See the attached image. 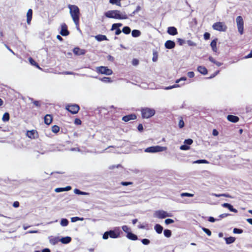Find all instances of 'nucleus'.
<instances>
[{
  "instance_id": "1",
  "label": "nucleus",
  "mask_w": 252,
  "mask_h": 252,
  "mask_svg": "<svg viewBox=\"0 0 252 252\" xmlns=\"http://www.w3.org/2000/svg\"><path fill=\"white\" fill-rule=\"evenodd\" d=\"M105 16L108 18H113L116 19H126L128 18L127 15L125 12H121L118 10H109L104 14Z\"/></svg>"
},
{
  "instance_id": "2",
  "label": "nucleus",
  "mask_w": 252,
  "mask_h": 252,
  "mask_svg": "<svg viewBox=\"0 0 252 252\" xmlns=\"http://www.w3.org/2000/svg\"><path fill=\"white\" fill-rule=\"evenodd\" d=\"M68 7L74 23L77 27L79 26L80 10L78 7L75 5L69 4Z\"/></svg>"
},
{
  "instance_id": "3",
  "label": "nucleus",
  "mask_w": 252,
  "mask_h": 252,
  "mask_svg": "<svg viewBox=\"0 0 252 252\" xmlns=\"http://www.w3.org/2000/svg\"><path fill=\"white\" fill-rule=\"evenodd\" d=\"M141 116L143 119H148L153 116L156 111L154 109L149 107H143L141 108Z\"/></svg>"
},
{
  "instance_id": "4",
  "label": "nucleus",
  "mask_w": 252,
  "mask_h": 252,
  "mask_svg": "<svg viewBox=\"0 0 252 252\" xmlns=\"http://www.w3.org/2000/svg\"><path fill=\"white\" fill-rule=\"evenodd\" d=\"M120 233L119 229H115L114 230H110L105 232L103 235V239L106 240L109 237L111 238H117L120 237Z\"/></svg>"
},
{
  "instance_id": "5",
  "label": "nucleus",
  "mask_w": 252,
  "mask_h": 252,
  "mask_svg": "<svg viewBox=\"0 0 252 252\" xmlns=\"http://www.w3.org/2000/svg\"><path fill=\"white\" fill-rule=\"evenodd\" d=\"M212 27L214 30L220 32H225L227 30V26L224 22H218L215 23Z\"/></svg>"
},
{
  "instance_id": "6",
  "label": "nucleus",
  "mask_w": 252,
  "mask_h": 252,
  "mask_svg": "<svg viewBox=\"0 0 252 252\" xmlns=\"http://www.w3.org/2000/svg\"><path fill=\"white\" fill-rule=\"evenodd\" d=\"M65 109L72 114H77L80 110V107L76 104H67L65 106Z\"/></svg>"
},
{
  "instance_id": "7",
  "label": "nucleus",
  "mask_w": 252,
  "mask_h": 252,
  "mask_svg": "<svg viewBox=\"0 0 252 252\" xmlns=\"http://www.w3.org/2000/svg\"><path fill=\"white\" fill-rule=\"evenodd\" d=\"M96 71L100 74L110 75L113 73V71L111 69L108 68L106 66H101L96 68Z\"/></svg>"
},
{
  "instance_id": "8",
  "label": "nucleus",
  "mask_w": 252,
  "mask_h": 252,
  "mask_svg": "<svg viewBox=\"0 0 252 252\" xmlns=\"http://www.w3.org/2000/svg\"><path fill=\"white\" fill-rule=\"evenodd\" d=\"M236 23L238 28V31L240 34H243L244 31V21L243 18L241 16H239L236 18Z\"/></svg>"
},
{
  "instance_id": "9",
  "label": "nucleus",
  "mask_w": 252,
  "mask_h": 252,
  "mask_svg": "<svg viewBox=\"0 0 252 252\" xmlns=\"http://www.w3.org/2000/svg\"><path fill=\"white\" fill-rule=\"evenodd\" d=\"M165 148L159 146H151L146 148L145 152L147 153H156L161 152L164 150Z\"/></svg>"
},
{
  "instance_id": "10",
  "label": "nucleus",
  "mask_w": 252,
  "mask_h": 252,
  "mask_svg": "<svg viewBox=\"0 0 252 252\" xmlns=\"http://www.w3.org/2000/svg\"><path fill=\"white\" fill-rule=\"evenodd\" d=\"M155 216L158 219H163L168 217H171V214L163 210H158L156 212Z\"/></svg>"
},
{
  "instance_id": "11",
  "label": "nucleus",
  "mask_w": 252,
  "mask_h": 252,
  "mask_svg": "<svg viewBox=\"0 0 252 252\" xmlns=\"http://www.w3.org/2000/svg\"><path fill=\"white\" fill-rule=\"evenodd\" d=\"M26 135L29 138L32 139H35L38 137L37 131L34 129L28 130Z\"/></svg>"
},
{
  "instance_id": "12",
  "label": "nucleus",
  "mask_w": 252,
  "mask_h": 252,
  "mask_svg": "<svg viewBox=\"0 0 252 252\" xmlns=\"http://www.w3.org/2000/svg\"><path fill=\"white\" fill-rule=\"evenodd\" d=\"M60 34L63 36H67L69 34V32L67 30V26L64 23H62L61 25Z\"/></svg>"
},
{
  "instance_id": "13",
  "label": "nucleus",
  "mask_w": 252,
  "mask_h": 252,
  "mask_svg": "<svg viewBox=\"0 0 252 252\" xmlns=\"http://www.w3.org/2000/svg\"><path fill=\"white\" fill-rule=\"evenodd\" d=\"M122 25L123 24L120 23L113 24L112 26L111 30L113 31L114 30H116L115 32V34L119 35L121 33L122 31L119 28L122 27Z\"/></svg>"
},
{
  "instance_id": "14",
  "label": "nucleus",
  "mask_w": 252,
  "mask_h": 252,
  "mask_svg": "<svg viewBox=\"0 0 252 252\" xmlns=\"http://www.w3.org/2000/svg\"><path fill=\"white\" fill-rule=\"evenodd\" d=\"M136 116L134 114H131L128 115L124 116L122 118V120L125 122H128L130 120H133L136 119Z\"/></svg>"
},
{
  "instance_id": "15",
  "label": "nucleus",
  "mask_w": 252,
  "mask_h": 252,
  "mask_svg": "<svg viewBox=\"0 0 252 252\" xmlns=\"http://www.w3.org/2000/svg\"><path fill=\"white\" fill-rule=\"evenodd\" d=\"M73 52L76 55L80 56L84 55L86 53V51L79 47H75L73 50Z\"/></svg>"
},
{
  "instance_id": "16",
  "label": "nucleus",
  "mask_w": 252,
  "mask_h": 252,
  "mask_svg": "<svg viewBox=\"0 0 252 252\" xmlns=\"http://www.w3.org/2000/svg\"><path fill=\"white\" fill-rule=\"evenodd\" d=\"M221 206L227 208L229 209L231 212L237 213L238 212V211L237 209L233 208V206L231 205L230 204H229L228 203H224L221 204Z\"/></svg>"
},
{
  "instance_id": "17",
  "label": "nucleus",
  "mask_w": 252,
  "mask_h": 252,
  "mask_svg": "<svg viewBox=\"0 0 252 252\" xmlns=\"http://www.w3.org/2000/svg\"><path fill=\"white\" fill-rule=\"evenodd\" d=\"M164 45L166 48L171 49L175 47V43L173 41L169 40L165 42Z\"/></svg>"
},
{
  "instance_id": "18",
  "label": "nucleus",
  "mask_w": 252,
  "mask_h": 252,
  "mask_svg": "<svg viewBox=\"0 0 252 252\" xmlns=\"http://www.w3.org/2000/svg\"><path fill=\"white\" fill-rule=\"evenodd\" d=\"M49 239L50 243L53 245H55L60 242V239L59 237L51 236Z\"/></svg>"
},
{
  "instance_id": "19",
  "label": "nucleus",
  "mask_w": 252,
  "mask_h": 252,
  "mask_svg": "<svg viewBox=\"0 0 252 252\" xmlns=\"http://www.w3.org/2000/svg\"><path fill=\"white\" fill-rule=\"evenodd\" d=\"M32 18V10L29 9L27 13V24L30 25Z\"/></svg>"
},
{
  "instance_id": "20",
  "label": "nucleus",
  "mask_w": 252,
  "mask_h": 252,
  "mask_svg": "<svg viewBox=\"0 0 252 252\" xmlns=\"http://www.w3.org/2000/svg\"><path fill=\"white\" fill-rule=\"evenodd\" d=\"M227 119L229 121L232 123H237L239 120V118L238 116L232 115H228L227 117Z\"/></svg>"
},
{
  "instance_id": "21",
  "label": "nucleus",
  "mask_w": 252,
  "mask_h": 252,
  "mask_svg": "<svg viewBox=\"0 0 252 252\" xmlns=\"http://www.w3.org/2000/svg\"><path fill=\"white\" fill-rule=\"evenodd\" d=\"M44 123H45V124L47 125H49L52 122L53 117H52V116L51 115L47 114L44 117Z\"/></svg>"
},
{
  "instance_id": "22",
  "label": "nucleus",
  "mask_w": 252,
  "mask_h": 252,
  "mask_svg": "<svg viewBox=\"0 0 252 252\" xmlns=\"http://www.w3.org/2000/svg\"><path fill=\"white\" fill-rule=\"evenodd\" d=\"M167 32L172 35H175L178 33L177 29L174 27H169L167 30Z\"/></svg>"
},
{
  "instance_id": "23",
  "label": "nucleus",
  "mask_w": 252,
  "mask_h": 252,
  "mask_svg": "<svg viewBox=\"0 0 252 252\" xmlns=\"http://www.w3.org/2000/svg\"><path fill=\"white\" fill-rule=\"evenodd\" d=\"M217 39H215L213 40L210 44V46L212 49V50L214 52H217L218 49L217 48Z\"/></svg>"
},
{
  "instance_id": "24",
  "label": "nucleus",
  "mask_w": 252,
  "mask_h": 252,
  "mask_svg": "<svg viewBox=\"0 0 252 252\" xmlns=\"http://www.w3.org/2000/svg\"><path fill=\"white\" fill-rule=\"evenodd\" d=\"M126 237L128 239L133 240V241H135L138 239L137 236L135 234L132 233L131 232L130 233H128V234H126Z\"/></svg>"
},
{
  "instance_id": "25",
  "label": "nucleus",
  "mask_w": 252,
  "mask_h": 252,
  "mask_svg": "<svg viewBox=\"0 0 252 252\" xmlns=\"http://www.w3.org/2000/svg\"><path fill=\"white\" fill-rule=\"evenodd\" d=\"M95 38L98 41H101L103 40H107L108 39L106 35L102 34H98L95 36Z\"/></svg>"
},
{
  "instance_id": "26",
  "label": "nucleus",
  "mask_w": 252,
  "mask_h": 252,
  "mask_svg": "<svg viewBox=\"0 0 252 252\" xmlns=\"http://www.w3.org/2000/svg\"><path fill=\"white\" fill-rule=\"evenodd\" d=\"M197 70L200 73H201V74H202L203 75L206 74L207 73V72H208L207 68L205 67L202 66H199L197 67Z\"/></svg>"
},
{
  "instance_id": "27",
  "label": "nucleus",
  "mask_w": 252,
  "mask_h": 252,
  "mask_svg": "<svg viewBox=\"0 0 252 252\" xmlns=\"http://www.w3.org/2000/svg\"><path fill=\"white\" fill-rule=\"evenodd\" d=\"M71 241V238L70 237L66 236L60 239V242L63 244H66L70 243Z\"/></svg>"
},
{
  "instance_id": "28",
  "label": "nucleus",
  "mask_w": 252,
  "mask_h": 252,
  "mask_svg": "<svg viewBox=\"0 0 252 252\" xmlns=\"http://www.w3.org/2000/svg\"><path fill=\"white\" fill-rule=\"evenodd\" d=\"M154 228L156 230V231L158 233V234H160L162 233V231L163 230V227L162 226H161L160 224H156L155 225V227H154Z\"/></svg>"
},
{
  "instance_id": "29",
  "label": "nucleus",
  "mask_w": 252,
  "mask_h": 252,
  "mask_svg": "<svg viewBox=\"0 0 252 252\" xmlns=\"http://www.w3.org/2000/svg\"><path fill=\"white\" fill-rule=\"evenodd\" d=\"M236 239L233 237H229L225 238V242L227 244H230L235 242Z\"/></svg>"
},
{
  "instance_id": "30",
  "label": "nucleus",
  "mask_w": 252,
  "mask_h": 252,
  "mask_svg": "<svg viewBox=\"0 0 252 252\" xmlns=\"http://www.w3.org/2000/svg\"><path fill=\"white\" fill-rule=\"evenodd\" d=\"M209 60L212 63L216 64L218 66H220L222 65V63H220V62H217L211 56H210L209 57Z\"/></svg>"
},
{
  "instance_id": "31",
  "label": "nucleus",
  "mask_w": 252,
  "mask_h": 252,
  "mask_svg": "<svg viewBox=\"0 0 252 252\" xmlns=\"http://www.w3.org/2000/svg\"><path fill=\"white\" fill-rule=\"evenodd\" d=\"M131 34L133 37H137L140 35L141 32L139 30H134L132 31Z\"/></svg>"
},
{
  "instance_id": "32",
  "label": "nucleus",
  "mask_w": 252,
  "mask_h": 252,
  "mask_svg": "<svg viewBox=\"0 0 252 252\" xmlns=\"http://www.w3.org/2000/svg\"><path fill=\"white\" fill-rule=\"evenodd\" d=\"M213 195L215 196L216 197H219L220 196H224V197H228V198H232V197L230 195H229L228 193H222V194L214 193V194H213Z\"/></svg>"
},
{
  "instance_id": "33",
  "label": "nucleus",
  "mask_w": 252,
  "mask_h": 252,
  "mask_svg": "<svg viewBox=\"0 0 252 252\" xmlns=\"http://www.w3.org/2000/svg\"><path fill=\"white\" fill-rule=\"evenodd\" d=\"M9 119H10V116H9V113L7 112H5L2 116V120L3 122H8L9 120Z\"/></svg>"
},
{
  "instance_id": "34",
  "label": "nucleus",
  "mask_w": 252,
  "mask_h": 252,
  "mask_svg": "<svg viewBox=\"0 0 252 252\" xmlns=\"http://www.w3.org/2000/svg\"><path fill=\"white\" fill-rule=\"evenodd\" d=\"M122 32L126 34L130 33L131 32L130 28L129 27L126 26L123 28Z\"/></svg>"
},
{
  "instance_id": "35",
  "label": "nucleus",
  "mask_w": 252,
  "mask_h": 252,
  "mask_svg": "<svg viewBox=\"0 0 252 252\" xmlns=\"http://www.w3.org/2000/svg\"><path fill=\"white\" fill-rule=\"evenodd\" d=\"M29 61L32 65H34L37 67H39L38 63L32 57H30L29 58Z\"/></svg>"
},
{
  "instance_id": "36",
  "label": "nucleus",
  "mask_w": 252,
  "mask_h": 252,
  "mask_svg": "<svg viewBox=\"0 0 252 252\" xmlns=\"http://www.w3.org/2000/svg\"><path fill=\"white\" fill-rule=\"evenodd\" d=\"M60 127L57 125H54L52 127V131L55 133H57L60 131Z\"/></svg>"
},
{
  "instance_id": "37",
  "label": "nucleus",
  "mask_w": 252,
  "mask_h": 252,
  "mask_svg": "<svg viewBox=\"0 0 252 252\" xmlns=\"http://www.w3.org/2000/svg\"><path fill=\"white\" fill-rule=\"evenodd\" d=\"M122 228L123 229V230L126 232L127 234H128V233H130V231H131V229L130 227H129L127 225H123L122 227Z\"/></svg>"
},
{
  "instance_id": "38",
  "label": "nucleus",
  "mask_w": 252,
  "mask_h": 252,
  "mask_svg": "<svg viewBox=\"0 0 252 252\" xmlns=\"http://www.w3.org/2000/svg\"><path fill=\"white\" fill-rule=\"evenodd\" d=\"M164 235L166 237L169 238L171 237L172 233L169 229H165L163 232Z\"/></svg>"
},
{
  "instance_id": "39",
  "label": "nucleus",
  "mask_w": 252,
  "mask_h": 252,
  "mask_svg": "<svg viewBox=\"0 0 252 252\" xmlns=\"http://www.w3.org/2000/svg\"><path fill=\"white\" fill-rule=\"evenodd\" d=\"M153 57L152 58L153 61L154 62H157L158 59V53L156 51H154L153 52Z\"/></svg>"
},
{
  "instance_id": "40",
  "label": "nucleus",
  "mask_w": 252,
  "mask_h": 252,
  "mask_svg": "<svg viewBox=\"0 0 252 252\" xmlns=\"http://www.w3.org/2000/svg\"><path fill=\"white\" fill-rule=\"evenodd\" d=\"M68 221L66 219H62L61 221V225L63 226H66L68 224Z\"/></svg>"
},
{
  "instance_id": "41",
  "label": "nucleus",
  "mask_w": 252,
  "mask_h": 252,
  "mask_svg": "<svg viewBox=\"0 0 252 252\" xmlns=\"http://www.w3.org/2000/svg\"><path fill=\"white\" fill-rule=\"evenodd\" d=\"M74 192L75 193L79 194V195H87V194H88V193L84 192V191H82L80 190L79 189H76L74 190Z\"/></svg>"
},
{
  "instance_id": "42",
  "label": "nucleus",
  "mask_w": 252,
  "mask_h": 252,
  "mask_svg": "<svg viewBox=\"0 0 252 252\" xmlns=\"http://www.w3.org/2000/svg\"><path fill=\"white\" fill-rule=\"evenodd\" d=\"M101 80L104 83H110L112 82L111 78L108 77H104L102 78Z\"/></svg>"
},
{
  "instance_id": "43",
  "label": "nucleus",
  "mask_w": 252,
  "mask_h": 252,
  "mask_svg": "<svg viewBox=\"0 0 252 252\" xmlns=\"http://www.w3.org/2000/svg\"><path fill=\"white\" fill-rule=\"evenodd\" d=\"M202 229L208 236H210L211 235L212 232L209 229L205 227H202Z\"/></svg>"
},
{
  "instance_id": "44",
  "label": "nucleus",
  "mask_w": 252,
  "mask_h": 252,
  "mask_svg": "<svg viewBox=\"0 0 252 252\" xmlns=\"http://www.w3.org/2000/svg\"><path fill=\"white\" fill-rule=\"evenodd\" d=\"M181 196L182 197H193L194 194L192 193H188V192H183L181 194Z\"/></svg>"
},
{
  "instance_id": "45",
  "label": "nucleus",
  "mask_w": 252,
  "mask_h": 252,
  "mask_svg": "<svg viewBox=\"0 0 252 252\" xmlns=\"http://www.w3.org/2000/svg\"><path fill=\"white\" fill-rule=\"evenodd\" d=\"M233 232L234 233L241 234V233H243V230L241 229H238L237 228H234Z\"/></svg>"
},
{
  "instance_id": "46",
  "label": "nucleus",
  "mask_w": 252,
  "mask_h": 252,
  "mask_svg": "<svg viewBox=\"0 0 252 252\" xmlns=\"http://www.w3.org/2000/svg\"><path fill=\"white\" fill-rule=\"evenodd\" d=\"M192 143H193V140L190 138L186 139L184 141V143L187 145H188V146L192 144Z\"/></svg>"
},
{
  "instance_id": "47",
  "label": "nucleus",
  "mask_w": 252,
  "mask_h": 252,
  "mask_svg": "<svg viewBox=\"0 0 252 252\" xmlns=\"http://www.w3.org/2000/svg\"><path fill=\"white\" fill-rule=\"evenodd\" d=\"M190 149V147L187 145H183L180 147V149L182 150H188Z\"/></svg>"
},
{
  "instance_id": "48",
  "label": "nucleus",
  "mask_w": 252,
  "mask_h": 252,
  "mask_svg": "<svg viewBox=\"0 0 252 252\" xmlns=\"http://www.w3.org/2000/svg\"><path fill=\"white\" fill-rule=\"evenodd\" d=\"M83 220V218H80L78 217H72L71 219V220L72 222H75L78 220Z\"/></svg>"
},
{
  "instance_id": "49",
  "label": "nucleus",
  "mask_w": 252,
  "mask_h": 252,
  "mask_svg": "<svg viewBox=\"0 0 252 252\" xmlns=\"http://www.w3.org/2000/svg\"><path fill=\"white\" fill-rule=\"evenodd\" d=\"M133 184V182H122L121 183V185L124 186H126L128 185H132Z\"/></svg>"
},
{
  "instance_id": "50",
  "label": "nucleus",
  "mask_w": 252,
  "mask_h": 252,
  "mask_svg": "<svg viewBox=\"0 0 252 252\" xmlns=\"http://www.w3.org/2000/svg\"><path fill=\"white\" fill-rule=\"evenodd\" d=\"M109 2H110V3L113 4H116L117 5H120V4H121V3L119 1V0H110Z\"/></svg>"
},
{
  "instance_id": "51",
  "label": "nucleus",
  "mask_w": 252,
  "mask_h": 252,
  "mask_svg": "<svg viewBox=\"0 0 252 252\" xmlns=\"http://www.w3.org/2000/svg\"><path fill=\"white\" fill-rule=\"evenodd\" d=\"M197 163H208L209 162L206 159H199L195 161Z\"/></svg>"
},
{
  "instance_id": "52",
  "label": "nucleus",
  "mask_w": 252,
  "mask_h": 252,
  "mask_svg": "<svg viewBox=\"0 0 252 252\" xmlns=\"http://www.w3.org/2000/svg\"><path fill=\"white\" fill-rule=\"evenodd\" d=\"M174 222V220L171 219H167L165 220V223L166 224H169Z\"/></svg>"
},
{
  "instance_id": "53",
  "label": "nucleus",
  "mask_w": 252,
  "mask_h": 252,
  "mask_svg": "<svg viewBox=\"0 0 252 252\" xmlns=\"http://www.w3.org/2000/svg\"><path fill=\"white\" fill-rule=\"evenodd\" d=\"M141 242L144 245H148L150 243V240L147 239H143L141 240Z\"/></svg>"
},
{
  "instance_id": "54",
  "label": "nucleus",
  "mask_w": 252,
  "mask_h": 252,
  "mask_svg": "<svg viewBox=\"0 0 252 252\" xmlns=\"http://www.w3.org/2000/svg\"><path fill=\"white\" fill-rule=\"evenodd\" d=\"M74 124L76 125H80L82 124V121L78 118H76L74 120Z\"/></svg>"
},
{
  "instance_id": "55",
  "label": "nucleus",
  "mask_w": 252,
  "mask_h": 252,
  "mask_svg": "<svg viewBox=\"0 0 252 252\" xmlns=\"http://www.w3.org/2000/svg\"><path fill=\"white\" fill-rule=\"evenodd\" d=\"M184 122L182 119H181L179 122V126L180 128H183L184 126Z\"/></svg>"
},
{
  "instance_id": "56",
  "label": "nucleus",
  "mask_w": 252,
  "mask_h": 252,
  "mask_svg": "<svg viewBox=\"0 0 252 252\" xmlns=\"http://www.w3.org/2000/svg\"><path fill=\"white\" fill-rule=\"evenodd\" d=\"M210 37V34L209 32H206L204 34V38L205 40H208Z\"/></svg>"
},
{
  "instance_id": "57",
  "label": "nucleus",
  "mask_w": 252,
  "mask_h": 252,
  "mask_svg": "<svg viewBox=\"0 0 252 252\" xmlns=\"http://www.w3.org/2000/svg\"><path fill=\"white\" fill-rule=\"evenodd\" d=\"M139 63V61L138 60L136 59H133L132 61V64L134 65V66H136L137 65H138Z\"/></svg>"
},
{
  "instance_id": "58",
  "label": "nucleus",
  "mask_w": 252,
  "mask_h": 252,
  "mask_svg": "<svg viewBox=\"0 0 252 252\" xmlns=\"http://www.w3.org/2000/svg\"><path fill=\"white\" fill-rule=\"evenodd\" d=\"M180 87V85H178V84H175L173 86H168L166 88V90H170V89H173V88H177V87Z\"/></svg>"
},
{
  "instance_id": "59",
  "label": "nucleus",
  "mask_w": 252,
  "mask_h": 252,
  "mask_svg": "<svg viewBox=\"0 0 252 252\" xmlns=\"http://www.w3.org/2000/svg\"><path fill=\"white\" fill-rule=\"evenodd\" d=\"M140 9H141L140 6H137L136 7V9L134 11H133L132 14H131L130 15L131 16H133L134 14H135V13H137L140 10Z\"/></svg>"
},
{
  "instance_id": "60",
  "label": "nucleus",
  "mask_w": 252,
  "mask_h": 252,
  "mask_svg": "<svg viewBox=\"0 0 252 252\" xmlns=\"http://www.w3.org/2000/svg\"><path fill=\"white\" fill-rule=\"evenodd\" d=\"M187 75L189 78H193L194 76V73L193 71L188 72Z\"/></svg>"
},
{
  "instance_id": "61",
  "label": "nucleus",
  "mask_w": 252,
  "mask_h": 252,
  "mask_svg": "<svg viewBox=\"0 0 252 252\" xmlns=\"http://www.w3.org/2000/svg\"><path fill=\"white\" fill-rule=\"evenodd\" d=\"M55 192H60L64 191V188H58L55 189Z\"/></svg>"
},
{
  "instance_id": "62",
  "label": "nucleus",
  "mask_w": 252,
  "mask_h": 252,
  "mask_svg": "<svg viewBox=\"0 0 252 252\" xmlns=\"http://www.w3.org/2000/svg\"><path fill=\"white\" fill-rule=\"evenodd\" d=\"M147 226H148L147 224H140L138 225V227L139 229H144L146 227H147Z\"/></svg>"
},
{
  "instance_id": "63",
  "label": "nucleus",
  "mask_w": 252,
  "mask_h": 252,
  "mask_svg": "<svg viewBox=\"0 0 252 252\" xmlns=\"http://www.w3.org/2000/svg\"><path fill=\"white\" fill-rule=\"evenodd\" d=\"M177 42L180 45H182L185 42V40L181 38H178L177 40Z\"/></svg>"
},
{
  "instance_id": "64",
  "label": "nucleus",
  "mask_w": 252,
  "mask_h": 252,
  "mask_svg": "<svg viewBox=\"0 0 252 252\" xmlns=\"http://www.w3.org/2000/svg\"><path fill=\"white\" fill-rule=\"evenodd\" d=\"M137 129L139 131H142L143 130V125L141 124H139L137 126Z\"/></svg>"
}]
</instances>
